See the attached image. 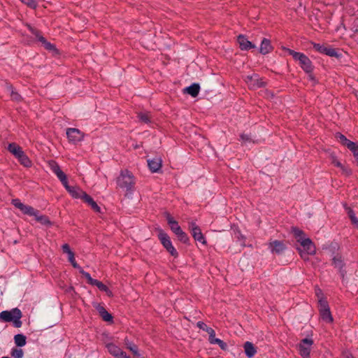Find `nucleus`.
I'll return each instance as SVG.
<instances>
[{
  "label": "nucleus",
  "instance_id": "60",
  "mask_svg": "<svg viewBox=\"0 0 358 358\" xmlns=\"http://www.w3.org/2000/svg\"><path fill=\"white\" fill-rule=\"evenodd\" d=\"M357 227H358V225H357Z\"/></svg>",
  "mask_w": 358,
  "mask_h": 358
},
{
  "label": "nucleus",
  "instance_id": "59",
  "mask_svg": "<svg viewBox=\"0 0 358 358\" xmlns=\"http://www.w3.org/2000/svg\"><path fill=\"white\" fill-rule=\"evenodd\" d=\"M346 358H350L349 356H347Z\"/></svg>",
  "mask_w": 358,
  "mask_h": 358
},
{
  "label": "nucleus",
  "instance_id": "40",
  "mask_svg": "<svg viewBox=\"0 0 358 358\" xmlns=\"http://www.w3.org/2000/svg\"><path fill=\"white\" fill-rule=\"evenodd\" d=\"M127 348L134 354L136 357H140V354L138 353V347L132 343H127Z\"/></svg>",
  "mask_w": 358,
  "mask_h": 358
},
{
  "label": "nucleus",
  "instance_id": "30",
  "mask_svg": "<svg viewBox=\"0 0 358 358\" xmlns=\"http://www.w3.org/2000/svg\"><path fill=\"white\" fill-rule=\"evenodd\" d=\"M196 326L209 334V338L213 336H215V331L211 327H208L204 322L199 321L197 322Z\"/></svg>",
  "mask_w": 358,
  "mask_h": 358
},
{
  "label": "nucleus",
  "instance_id": "15",
  "mask_svg": "<svg viewBox=\"0 0 358 358\" xmlns=\"http://www.w3.org/2000/svg\"><path fill=\"white\" fill-rule=\"evenodd\" d=\"M238 43L239 44L240 48L242 50H248L252 48H255V45H254L252 42L248 40V38L243 35H239L237 38Z\"/></svg>",
  "mask_w": 358,
  "mask_h": 358
},
{
  "label": "nucleus",
  "instance_id": "51",
  "mask_svg": "<svg viewBox=\"0 0 358 358\" xmlns=\"http://www.w3.org/2000/svg\"><path fill=\"white\" fill-rule=\"evenodd\" d=\"M68 259H69V261L71 263L73 262H74L76 259H75V257H74V253L73 252H71L70 254L68 255Z\"/></svg>",
  "mask_w": 358,
  "mask_h": 358
},
{
  "label": "nucleus",
  "instance_id": "19",
  "mask_svg": "<svg viewBox=\"0 0 358 358\" xmlns=\"http://www.w3.org/2000/svg\"><path fill=\"white\" fill-rule=\"evenodd\" d=\"M272 50L273 47L271 44L270 40L264 38L261 43L259 52L263 55H266L271 52Z\"/></svg>",
  "mask_w": 358,
  "mask_h": 358
},
{
  "label": "nucleus",
  "instance_id": "32",
  "mask_svg": "<svg viewBox=\"0 0 358 358\" xmlns=\"http://www.w3.org/2000/svg\"><path fill=\"white\" fill-rule=\"evenodd\" d=\"M6 87L7 90L10 92V96L13 100L16 101H20L22 100L21 96L14 90V88L11 85L7 84Z\"/></svg>",
  "mask_w": 358,
  "mask_h": 358
},
{
  "label": "nucleus",
  "instance_id": "11",
  "mask_svg": "<svg viewBox=\"0 0 358 358\" xmlns=\"http://www.w3.org/2000/svg\"><path fill=\"white\" fill-rule=\"evenodd\" d=\"M268 248L271 253L280 255L286 250L287 247L283 241L275 240L269 242Z\"/></svg>",
  "mask_w": 358,
  "mask_h": 358
},
{
  "label": "nucleus",
  "instance_id": "52",
  "mask_svg": "<svg viewBox=\"0 0 358 358\" xmlns=\"http://www.w3.org/2000/svg\"><path fill=\"white\" fill-rule=\"evenodd\" d=\"M71 265L76 268H78L80 270V268H81L80 266H79V265L77 264V262H76V260L73 262L71 263Z\"/></svg>",
  "mask_w": 358,
  "mask_h": 358
},
{
  "label": "nucleus",
  "instance_id": "45",
  "mask_svg": "<svg viewBox=\"0 0 358 358\" xmlns=\"http://www.w3.org/2000/svg\"><path fill=\"white\" fill-rule=\"evenodd\" d=\"M348 214L349 217L350 218L352 222L354 224H356L358 226V220L355 217V214L353 210L350 208H348Z\"/></svg>",
  "mask_w": 358,
  "mask_h": 358
},
{
  "label": "nucleus",
  "instance_id": "50",
  "mask_svg": "<svg viewBox=\"0 0 358 358\" xmlns=\"http://www.w3.org/2000/svg\"><path fill=\"white\" fill-rule=\"evenodd\" d=\"M44 47L45 49L49 50H56L55 46L48 41L45 42V43L44 44Z\"/></svg>",
  "mask_w": 358,
  "mask_h": 358
},
{
  "label": "nucleus",
  "instance_id": "20",
  "mask_svg": "<svg viewBox=\"0 0 358 358\" xmlns=\"http://www.w3.org/2000/svg\"><path fill=\"white\" fill-rule=\"evenodd\" d=\"M82 199L83 200L84 202L87 203L89 206H90L94 211L96 213L101 212V208L97 205V203L94 201V199L87 193L84 195Z\"/></svg>",
  "mask_w": 358,
  "mask_h": 358
},
{
  "label": "nucleus",
  "instance_id": "33",
  "mask_svg": "<svg viewBox=\"0 0 358 358\" xmlns=\"http://www.w3.org/2000/svg\"><path fill=\"white\" fill-rule=\"evenodd\" d=\"M335 137L339 141V142L342 145L346 147L349 146V145L352 142L348 140L343 134L339 132L335 134Z\"/></svg>",
  "mask_w": 358,
  "mask_h": 358
},
{
  "label": "nucleus",
  "instance_id": "31",
  "mask_svg": "<svg viewBox=\"0 0 358 358\" xmlns=\"http://www.w3.org/2000/svg\"><path fill=\"white\" fill-rule=\"evenodd\" d=\"M320 315L322 320L327 323H331L334 320L330 311V308L328 310L320 311Z\"/></svg>",
  "mask_w": 358,
  "mask_h": 358
},
{
  "label": "nucleus",
  "instance_id": "57",
  "mask_svg": "<svg viewBox=\"0 0 358 358\" xmlns=\"http://www.w3.org/2000/svg\"><path fill=\"white\" fill-rule=\"evenodd\" d=\"M318 291L319 292H316V294H320V292H321V289H319Z\"/></svg>",
  "mask_w": 358,
  "mask_h": 358
},
{
  "label": "nucleus",
  "instance_id": "39",
  "mask_svg": "<svg viewBox=\"0 0 358 358\" xmlns=\"http://www.w3.org/2000/svg\"><path fill=\"white\" fill-rule=\"evenodd\" d=\"M22 3L31 9H36L38 6L37 0H20Z\"/></svg>",
  "mask_w": 358,
  "mask_h": 358
},
{
  "label": "nucleus",
  "instance_id": "21",
  "mask_svg": "<svg viewBox=\"0 0 358 358\" xmlns=\"http://www.w3.org/2000/svg\"><path fill=\"white\" fill-rule=\"evenodd\" d=\"M243 348H244L245 355L249 358L254 357L255 355L257 353L256 348L251 342H249V341L245 342L244 343Z\"/></svg>",
  "mask_w": 358,
  "mask_h": 358
},
{
  "label": "nucleus",
  "instance_id": "4",
  "mask_svg": "<svg viewBox=\"0 0 358 358\" xmlns=\"http://www.w3.org/2000/svg\"><path fill=\"white\" fill-rule=\"evenodd\" d=\"M298 242L303 248V250L299 249L300 255L303 259H307L308 255H313L316 252V248L313 241L308 238L298 239Z\"/></svg>",
  "mask_w": 358,
  "mask_h": 358
},
{
  "label": "nucleus",
  "instance_id": "38",
  "mask_svg": "<svg viewBox=\"0 0 358 358\" xmlns=\"http://www.w3.org/2000/svg\"><path fill=\"white\" fill-rule=\"evenodd\" d=\"M139 120L144 123H149L150 122L151 115L150 113H140L138 114Z\"/></svg>",
  "mask_w": 358,
  "mask_h": 358
},
{
  "label": "nucleus",
  "instance_id": "25",
  "mask_svg": "<svg viewBox=\"0 0 358 358\" xmlns=\"http://www.w3.org/2000/svg\"><path fill=\"white\" fill-rule=\"evenodd\" d=\"M97 310L99 313L100 316L103 319V320L106 322H112L113 316L110 314L103 306H99Z\"/></svg>",
  "mask_w": 358,
  "mask_h": 358
},
{
  "label": "nucleus",
  "instance_id": "18",
  "mask_svg": "<svg viewBox=\"0 0 358 358\" xmlns=\"http://www.w3.org/2000/svg\"><path fill=\"white\" fill-rule=\"evenodd\" d=\"M333 265L335 268H338L339 270V272L341 274L342 278H344V275L345 274V271L343 270V268L345 266V264L343 262V260L342 259L341 257L336 256L333 258Z\"/></svg>",
  "mask_w": 358,
  "mask_h": 358
},
{
  "label": "nucleus",
  "instance_id": "41",
  "mask_svg": "<svg viewBox=\"0 0 358 358\" xmlns=\"http://www.w3.org/2000/svg\"><path fill=\"white\" fill-rule=\"evenodd\" d=\"M329 309L328 302L324 299H319V312Z\"/></svg>",
  "mask_w": 358,
  "mask_h": 358
},
{
  "label": "nucleus",
  "instance_id": "47",
  "mask_svg": "<svg viewBox=\"0 0 358 358\" xmlns=\"http://www.w3.org/2000/svg\"><path fill=\"white\" fill-rule=\"evenodd\" d=\"M168 224L170 226L172 224H174V222H176V220H174V218L169 213H166L165 214Z\"/></svg>",
  "mask_w": 358,
  "mask_h": 358
},
{
  "label": "nucleus",
  "instance_id": "56",
  "mask_svg": "<svg viewBox=\"0 0 358 358\" xmlns=\"http://www.w3.org/2000/svg\"><path fill=\"white\" fill-rule=\"evenodd\" d=\"M318 291L319 292H316V294H320V292H321V289H319Z\"/></svg>",
  "mask_w": 358,
  "mask_h": 358
},
{
  "label": "nucleus",
  "instance_id": "42",
  "mask_svg": "<svg viewBox=\"0 0 358 358\" xmlns=\"http://www.w3.org/2000/svg\"><path fill=\"white\" fill-rule=\"evenodd\" d=\"M176 236L178 238V239L184 243H187L189 241V237L187 234L182 230L181 231V232L177 234Z\"/></svg>",
  "mask_w": 358,
  "mask_h": 358
},
{
  "label": "nucleus",
  "instance_id": "43",
  "mask_svg": "<svg viewBox=\"0 0 358 358\" xmlns=\"http://www.w3.org/2000/svg\"><path fill=\"white\" fill-rule=\"evenodd\" d=\"M80 273H81L87 280V282L92 285V284L93 283L94 280H95V279H93L90 274L87 272H85L82 268H80Z\"/></svg>",
  "mask_w": 358,
  "mask_h": 358
},
{
  "label": "nucleus",
  "instance_id": "5",
  "mask_svg": "<svg viewBox=\"0 0 358 358\" xmlns=\"http://www.w3.org/2000/svg\"><path fill=\"white\" fill-rule=\"evenodd\" d=\"M158 238L162 245L166 249L171 255L175 257H178V253L176 248L173 246L170 237L166 233H165L163 230L159 229Z\"/></svg>",
  "mask_w": 358,
  "mask_h": 358
},
{
  "label": "nucleus",
  "instance_id": "37",
  "mask_svg": "<svg viewBox=\"0 0 358 358\" xmlns=\"http://www.w3.org/2000/svg\"><path fill=\"white\" fill-rule=\"evenodd\" d=\"M291 231H292V233L294 234V237L297 240L305 238H303L304 232L302 230H301L300 229L295 227H292L291 229Z\"/></svg>",
  "mask_w": 358,
  "mask_h": 358
},
{
  "label": "nucleus",
  "instance_id": "46",
  "mask_svg": "<svg viewBox=\"0 0 358 358\" xmlns=\"http://www.w3.org/2000/svg\"><path fill=\"white\" fill-rule=\"evenodd\" d=\"M171 231L176 235L177 234L181 232L182 229L179 226L178 222L176 221L174 224H172L169 226Z\"/></svg>",
  "mask_w": 358,
  "mask_h": 358
},
{
  "label": "nucleus",
  "instance_id": "13",
  "mask_svg": "<svg viewBox=\"0 0 358 358\" xmlns=\"http://www.w3.org/2000/svg\"><path fill=\"white\" fill-rule=\"evenodd\" d=\"M313 48L317 52L324 54L330 57H338L337 51L335 48H329L319 43H313Z\"/></svg>",
  "mask_w": 358,
  "mask_h": 358
},
{
  "label": "nucleus",
  "instance_id": "48",
  "mask_svg": "<svg viewBox=\"0 0 358 358\" xmlns=\"http://www.w3.org/2000/svg\"><path fill=\"white\" fill-rule=\"evenodd\" d=\"M240 137H241V140L243 143H247V142H251L252 141L250 136L248 135V134H241Z\"/></svg>",
  "mask_w": 358,
  "mask_h": 358
},
{
  "label": "nucleus",
  "instance_id": "10",
  "mask_svg": "<svg viewBox=\"0 0 358 358\" xmlns=\"http://www.w3.org/2000/svg\"><path fill=\"white\" fill-rule=\"evenodd\" d=\"M189 229L191 231L192 235L195 241H197L203 245L206 244V241L201 232L200 227L196 225L194 222H189Z\"/></svg>",
  "mask_w": 358,
  "mask_h": 358
},
{
  "label": "nucleus",
  "instance_id": "17",
  "mask_svg": "<svg viewBox=\"0 0 358 358\" xmlns=\"http://www.w3.org/2000/svg\"><path fill=\"white\" fill-rule=\"evenodd\" d=\"M106 347L109 353L115 358H119L121 355H123L124 351H122L118 346L112 343L106 344Z\"/></svg>",
  "mask_w": 358,
  "mask_h": 358
},
{
  "label": "nucleus",
  "instance_id": "36",
  "mask_svg": "<svg viewBox=\"0 0 358 358\" xmlns=\"http://www.w3.org/2000/svg\"><path fill=\"white\" fill-rule=\"evenodd\" d=\"M92 285L96 286L102 292H105L106 293H108V292L110 293V291L109 290L108 287L106 285H104L102 282H101L98 280H94Z\"/></svg>",
  "mask_w": 358,
  "mask_h": 358
},
{
  "label": "nucleus",
  "instance_id": "28",
  "mask_svg": "<svg viewBox=\"0 0 358 358\" xmlns=\"http://www.w3.org/2000/svg\"><path fill=\"white\" fill-rule=\"evenodd\" d=\"M20 163L25 167L31 166V161L27 157V155L23 152L17 158Z\"/></svg>",
  "mask_w": 358,
  "mask_h": 358
},
{
  "label": "nucleus",
  "instance_id": "9",
  "mask_svg": "<svg viewBox=\"0 0 358 358\" xmlns=\"http://www.w3.org/2000/svg\"><path fill=\"white\" fill-rule=\"evenodd\" d=\"M11 203L20 209L24 214L29 215L30 216L36 215V210L34 209L32 206L25 205L22 203L18 199H13Z\"/></svg>",
  "mask_w": 358,
  "mask_h": 358
},
{
  "label": "nucleus",
  "instance_id": "34",
  "mask_svg": "<svg viewBox=\"0 0 358 358\" xmlns=\"http://www.w3.org/2000/svg\"><path fill=\"white\" fill-rule=\"evenodd\" d=\"M10 355L13 358H22L24 356V351L21 348H13L11 349Z\"/></svg>",
  "mask_w": 358,
  "mask_h": 358
},
{
  "label": "nucleus",
  "instance_id": "54",
  "mask_svg": "<svg viewBox=\"0 0 358 358\" xmlns=\"http://www.w3.org/2000/svg\"><path fill=\"white\" fill-rule=\"evenodd\" d=\"M119 358H130V357L127 356V354L124 352L123 355H121Z\"/></svg>",
  "mask_w": 358,
  "mask_h": 358
},
{
  "label": "nucleus",
  "instance_id": "44",
  "mask_svg": "<svg viewBox=\"0 0 358 358\" xmlns=\"http://www.w3.org/2000/svg\"><path fill=\"white\" fill-rule=\"evenodd\" d=\"M30 29H31L32 34H34L38 38V41H41L43 43V45H44L45 42H47V40L43 36H42L39 34V31L38 30L32 29V28H31Z\"/></svg>",
  "mask_w": 358,
  "mask_h": 358
},
{
  "label": "nucleus",
  "instance_id": "27",
  "mask_svg": "<svg viewBox=\"0 0 358 358\" xmlns=\"http://www.w3.org/2000/svg\"><path fill=\"white\" fill-rule=\"evenodd\" d=\"M14 342L17 347H23L27 343V338L24 335L19 334L14 336Z\"/></svg>",
  "mask_w": 358,
  "mask_h": 358
},
{
  "label": "nucleus",
  "instance_id": "55",
  "mask_svg": "<svg viewBox=\"0 0 358 358\" xmlns=\"http://www.w3.org/2000/svg\"><path fill=\"white\" fill-rule=\"evenodd\" d=\"M318 291L319 292H316V294H320V292H321V289H319Z\"/></svg>",
  "mask_w": 358,
  "mask_h": 358
},
{
  "label": "nucleus",
  "instance_id": "53",
  "mask_svg": "<svg viewBox=\"0 0 358 358\" xmlns=\"http://www.w3.org/2000/svg\"><path fill=\"white\" fill-rule=\"evenodd\" d=\"M71 265L76 268H78L80 270V268H81L80 266H79V265L77 264V262H76V260L73 262L71 263Z\"/></svg>",
  "mask_w": 358,
  "mask_h": 358
},
{
  "label": "nucleus",
  "instance_id": "6",
  "mask_svg": "<svg viewBox=\"0 0 358 358\" xmlns=\"http://www.w3.org/2000/svg\"><path fill=\"white\" fill-rule=\"evenodd\" d=\"M313 344V341L311 338H303L299 344L298 345V348L299 350V354L303 358H308L310 356V352L311 350V347Z\"/></svg>",
  "mask_w": 358,
  "mask_h": 358
},
{
  "label": "nucleus",
  "instance_id": "23",
  "mask_svg": "<svg viewBox=\"0 0 358 358\" xmlns=\"http://www.w3.org/2000/svg\"><path fill=\"white\" fill-rule=\"evenodd\" d=\"M8 150L13 154L16 158L23 152L22 148L15 143H9L8 145Z\"/></svg>",
  "mask_w": 358,
  "mask_h": 358
},
{
  "label": "nucleus",
  "instance_id": "22",
  "mask_svg": "<svg viewBox=\"0 0 358 358\" xmlns=\"http://www.w3.org/2000/svg\"><path fill=\"white\" fill-rule=\"evenodd\" d=\"M331 163L336 167L340 168L344 173L346 175L351 174V170L348 168L344 166L336 158V157L334 155H331Z\"/></svg>",
  "mask_w": 358,
  "mask_h": 358
},
{
  "label": "nucleus",
  "instance_id": "2",
  "mask_svg": "<svg viewBox=\"0 0 358 358\" xmlns=\"http://www.w3.org/2000/svg\"><path fill=\"white\" fill-rule=\"evenodd\" d=\"M135 177L133 173L127 169L122 170L120 176L117 178V185L122 189L127 191H131L135 185Z\"/></svg>",
  "mask_w": 358,
  "mask_h": 358
},
{
  "label": "nucleus",
  "instance_id": "7",
  "mask_svg": "<svg viewBox=\"0 0 358 358\" xmlns=\"http://www.w3.org/2000/svg\"><path fill=\"white\" fill-rule=\"evenodd\" d=\"M245 83L251 89H257L264 87L266 83L257 74L247 76L245 79Z\"/></svg>",
  "mask_w": 358,
  "mask_h": 358
},
{
  "label": "nucleus",
  "instance_id": "58",
  "mask_svg": "<svg viewBox=\"0 0 358 358\" xmlns=\"http://www.w3.org/2000/svg\"><path fill=\"white\" fill-rule=\"evenodd\" d=\"M1 358H10L8 357H2Z\"/></svg>",
  "mask_w": 358,
  "mask_h": 358
},
{
  "label": "nucleus",
  "instance_id": "12",
  "mask_svg": "<svg viewBox=\"0 0 358 358\" xmlns=\"http://www.w3.org/2000/svg\"><path fill=\"white\" fill-rule=\"evenodd\" d=\"M62 185L64 186L66 189L69 192V194L76 199H83L84 195L86 194L85 192L83 191L78 187H73L69 185L68 180H66V182H62Z\"/></svg>",
  "mask_w": 358,
  "mask_h": 358
},
{
  "label": "nucleus",
  "instance_id": "29",
  "mask_svg": "<svg viewBox=\"0 0 358 358\" xmlns=\"http://www.w3.org/2000/svg\"><path fill=\"white\" fill-rule=\"evenodd\" d=\"M208 341L210 344L218 345L220 348L223 350H226L227 349V343L220 338H216L215 336H213L210 338H208Z\"/></svg>",
  "mask_w": 358,
  "mask_h": 358
},
{
  "label": "nucleus",
  "instance_id": "14",
  "mask_svg": "<svg viewBox=\"0 0 358 358\" xmlns=\"http://www.w3.org/2000/svg\"><path fill=\"white\" fill-rule=\"evenodd\" d=\"M48 164L51 171L57 176L61 182H65L67 179L66 175L61 170L59 164L54 160L49 161Z\"/></svg>",
  "mask_w": 358,
  "mask_h": 358
},
{
  "label": "nucleus",
  "instance_id": "24",
  "mask_svg": "<svg viewBox=\"0 0 358 358\" xmlns=\"http://www.w3.org/2000/svg\"><path fill=\"white\" fill-rule=\"evenodd\" d=\"M200 86L197 83H194L185 88V91L190 94L192 97H196L199 93Z\"/></svg>",
  "mask_w": 358,
  "mask_h": 358
},
{
  "label": "nucleus",
  "instance_id": "1",
  "mask_svg": "<svg viewBox=\"0 0 358 358\" xmlns=\"http://www.w3.org/2000/svg\"><path fill=\"white\" fill-rule=\"evenodd\" d=\"M22 317L21 310L15 308L10 310H3L0 313V320L3 322H12L13 326L16 328L22 327V322L20 320Z\"/></svg>",
  "mask_w": 358,
  "mask_h": 358
},
{
  "label": "nucleus",
  "instance_id": "49",
  "mask_svg": "<svg viewBox=\"0 0 358 358\" xmlns=\"http://www.w3.org/2000/svg\"><path fill=\"white\" fill-rule=\"evenodd\" d=\"M62 251L64 253H66L67 255L73 252L70 249V247L69 244L65 243L62 245Z\"/></svg>",
  "mask_w": 358,
  "mask_h": 358
},
{
  "label": "nucleus",
  "instance_id": "3",
  "mask_svg": "<svg viewBox=\"0 0 358 358\" xmlns=\"http://www.w3.org/2000/svg\"><path fill=\"white\" fill-rule=\"evenodd\" d=\"M289 55L292 56L294 60L298 61L301 69L307 73H311L313 71V66L310 59L303 53L287 49Z\"/></svg>",
  "mask_w": 358,
  "mask_h": 358
},
{
  "label": "nucleus",
  "instance_id": "35",
  "mask_svg": "<svg viewBox=\"0 0 358 358\" xmlns=\"http://www.w3.org/2000/svg\"><path fill=\"white\" fill-rule=\"evenodd\" d=\"M347 148L353 153L358 164V144L357 143L352 142Z\"/></svg>",
  "mask_w": 358,
  "mask_h": 358
},
{
  "label": "nucleus",
  "instance_id": "16",
  "mask_svg": "<svg viewBox=\"0 0 358 358\" xmlns=\"http://www.w3.org/2000/svg\"><path fill=\"white\" fill-rule=\"evenodd\" d=\"M148 165L152 173L157 172L162 168V159L158 157L148 159Z\"/></svg>",
  "mask_w": 358,
  "mask_h": 358
},
{
  "label": "nucleus",
  "instance_id": "26",
  "mask_svg": "<svg viewBox=\"0 0 358 358\" xmlns=\"http://www.w3.org/2000/svg\"><path fill=\"white\" fill-rule=\"evenodd\" d=\"M36 215H34L37 222H40L43 225L49 226L51 225V222L46 215H39V211L36 210Z\"/></svg>",
  "mask_w": 358,
  "mask_h": 358
},
{
  "label": "nucleus",
  "instance_id": "8",
  "mask_svg": "<svg viewBox=\"0 0 358 358\" xmlns=\"http://www.w3.org/2000/svg\"><path fill=\"white\" fill-rule=\"evenodd\" d=\"M66 136L70 143L76 144L83 140L84 134L76 128H68Z\"/></svg>",
  "mask_w": 358,
  "mask_h": 358
}]
</instances>
